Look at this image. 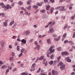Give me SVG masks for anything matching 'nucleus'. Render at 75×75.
Returning a JSON list of instances; mask_svg holds the SVG:
<instances>
[{
  "mask_svg": "<svg viewBox=\"0 0 75 75\" xmlns=\"http://www.w3.org/2000/svg\"><path fill=\"white\" fill-rule=\"evenodd\" d=\"M30 33V31L29 30H28L26 31V35H29Z\"/></svg>",
  "mask_w": 75,
  "mask_h": 75,
  "instance_id": "dca6fc26",
  "label": "nucleus"
},
{
  "mask_svg": "<svg viewBox=\"0 0 75 75\" xmlns=\"http://www.w3.org/2000/svg\"><path fill=\"white\" fill-rule=\"evenodd\" d=\"M10 5L9 4H8L6 5V8L7 9H9V8L10 7Z\"/></svg>",
  "mask_w": 75,
  "mask_h": 75,
  "instance_id": "72a5a7b5",
  "label": "nucleus"
},
{
  "mask_svg": "<svg viewBox=\"0 0 75 75\" xmlns=\"http://www.w3.org/2000/svg\"><path fill=\"white\" fill-rule=\"evenodd\" d=\"M17 69V68H15L13 69L12 71L13 72H15V71H16Z\"/></svg>",
  "mask_w": 75,
  "mask_h": 75,
  "instance_id": "c03bdc74",
  "label": "nucleus"
},
{
  "mask_svg": "<svg viewBox=\"0 0 75 75\" xmlns=\"http://www.w3.org/2000/svg\"><path fill=\"white\" fill-rule=\"evenodd\" d=\"M11 67H14V64L13 63H11V64L10 65Z\"/></svg>",
  "mask_w": 75,
  "mask_h": 75,
  "instance_id": "69168bd1",
  "label": "nucleus"
},
{
  "mask_svg": "<svg viewBox=\"0 0 75 75\" xmlns=\"http://www.w3.org/2000/svg\"><path fill=\"white\" fill-rule=\"evenodd\" d=\"M21 75H28V74L26 72H23L21 74Z\"/></svg>",
  "mask_w": 75,
  "mask_h": 75,
  "instance_id": "a211bd4d",
  "label": "nucleus"
},
{
  "mask_svg": "<svg viewBox=\"0 0 75 75\" xmlns=\"http://www.w3.org/2000/svg\"><path fill=\"white\" fill-rule=\"evenodd\" d=\"M59 8H60L59 10L60 11H67V9L65 8V6H59L55 8L56 10L59 9Z\"/></svg>",
  "mask_w": 75,
  "mask_h": 75,
  "instance_id": "f257e3e1",
  "label": "nucleus"
},
{
  "mask_svg": "<svg viewBox=\"0 0 75 75\" xmlns=\"http://www.w3.org/2000/svg\"><path fill=\"white\" fill-rule=\"evenodd\" d=\"M23 55V53H21V54H19L18 55V57H21V56H22Z\"/></svg>",
  "mask_w": 75,
  "mask_h": 75,
  "instance_id": "e433bc0d",
  "label": "nucleus"
},
{
  "mask_svg": "<svg viewBox=\"0 0 75 75\" xmlns=\"http://www.w3.org/2000/svg\"><path fill=\"white\" fill-rule=\"evenodd\" d=\"M57 51H61V47H59L58 48H57Z\"/></svg>",
  "mask_w": 75,
  "mask_h": 75,
  "instance_id": "c85d7f7f",
  "label": "nucleus"
},
{
  "mask_svg": "<svg viewBox=\"0 0 75 75\" xmlns=\"http://www.w3.org/2000/svg\"><path fill=\"white\" fill-rule=\"evenodd\" d=\"M68 42V40H65L64 41V43L65 44V43H67Z\"/></svg>",
  "mask_w": 75,
  "mask_h": 75,
  "instance_id": "ea45409f",
  "label": "nucleus"
},
{
  "mask_svg": "<svg viewBox=\"0 0 75 75\" xmlns=\"http://www.w3.org/2000/svg\"><path fill=\"white\" fill-rule=\"evenodd\" d=\"M49 54H50V52H48L47 53V57H50V55H49Z\"/></svg>",
  "mask_w": 75,
  "mask_h": 75,
  "instance_id": "c9c22d12",
  "label": "nucleus"
},
{
  "mask_svg": "<svg viewBox=\"0 0 75 75\" xmlns=\"http://www.w3.org/2000/svg\"><path fill=\"white\" fill-rule=\"evenodd\" d=\"M11 55L12 57H14L15 55V53L13 52L12 53Z\"/></svg>",
  "mask_w": 75,
  "mask_h": 75,
  "instance_id": "de8ad7c7",
  "label": "nucleus"
},
{
  "mask_svg": "<svg viewBox=\"0 0 75 75\" xmlns=\"http://www.w3.org/2000/svg\"><path fill=\"white\" fill-rule=\"evenodd\" d=\"M25 51V48H22L21 50V53H22L23 54Z\"/></svg>",
  "mask_w": 75,
  "mask_h": 75,
  "instance_id": "f8f14e48",
  "label": "nucleus"
},
{
  "mask_svg": "<svg viewBox=\"0 0 75 75\" xmlns=\"http://www.w3.org/2000/svg\"><path fill=\"white\" fill-rule=\"evenodd\" d=\"M35 66H36V64H35V63H34L33 64H32L31 68H35Z\"/></svg>",
  "mask_w": 75,
  "mask_h": 75,
  "instance_id": "4468645a",
  "label": "nucleus"
},
{
  "mask_svg": "<svg viewBox=\"0 0 75 75\" xmlns=\"http://www.w3.org/2000/svg\"><path fill=\"white\" fill-rule=\"evenodd\" d=\"M52 37H57V35L55 34L53 35H52Z\"/></svg>",
  "mask_w": 75,
  "mask_h": 75,
  "instance_id": "13d9d810",
  "label": "nucleus"
},
{
  "mask_svg": "<svg viewBox=\"0 0 75 75\" xmlns=\"http://www.w3.org/2000/svg\"><path fill=\"white\" fill-rule=\"evenodd\" d=\"M39 58V60H42V59H44V57L43 56H42L40 57V58Z\"/></svg>",
  "mask_w": 75,
  "mask_h": 75,
  "instance_id": "5701e85b",
  "label": "nucleus"
},
{
  "mask_svg": "<svg viewBox=\"0 0 75 75\" xmlns=\"http://www.w3.org/2000/svg\"><path fill=\"white\" fill-rule=\"evenodd\" d=\"M28 10H30V9H31V6H29L28 8Z\"/></svg>",
  "mask_w": 75,
  "mask_h": 75,
  "instance_id": "338daca9",
  "label": "nucleus"
},
{
  "mask_svg": "<svg viewBox=\"0 0 75 75\" xmlns=\"http://www.w3.org/2000/svg\"><path fill=\"white\" fill-rule=\"evenodd\" d=\"M72 48L73 49H75V46H74L72 45Z\"/></svg>",
  "mask_w": 75,
  "mask_h": 75,
  "instance_id": "774afa93",
  "label": "nucleus"
},
{
  "mask_svg": "<svg viewBox=\"0 0 75 75\" xmlns=\"http://www.w3.org/2000/svg\"><path fill=\"white\" fill-rule=\"evenodd\" d=\"M59 65H60V66H61V65H62L63 64V63H62V62H59Z\"/></svg>",
  "mask_w": 75,
  "mask_h": 75,
  "instance_id": "58836bf2",
  "label": "nucleus"
},
{
  "mask_svg": "<svg viewBox=\"0 0 75 75\" xmlns=\"http://www.w3.org/2000/svg\"><path fill=\"white\" fill-rule=\"evenodd\" d=\"M34 44L35 45H38V42L37 41H35L34 42Z\"/></svg>",
  "mask_w": 75,
  "mask_h": 75,
  "instance_id": "4d7b16f0",
  "label": "nucleus"
},
{
  "mask_svg": "<svg viewBox=\"0 0 75 75\" xmlns=\"http://www.w3.org/2000/svg\"><path fill=\"white\" fill-rule=\"evenodd\" d=\"M50 1L52 3H54L55 2V1L54 0H50Z\"/></svg>",
  "mask_w": 75,
  "mask_h": 75,
  "instance_id": "603ef678",
  "label": "nucleus"
},
{
  "mask_svg": "<svg viewBox=\"0 0 75 75\" xmlns=\"http://www.w3.org/2000/svg\"><path fill=\"white\" fill-rule=\"evenodd\" d=\"M14 23V21H12L11 22L9 23V25H13V24Z\"/></svg>",
  "mask_w": 75,
  "mask_h": 75,
  "instance_id": "6ab92c4d",
  "label": "nucleus"
},
{
  "mask_svg": "<svg viewBox=\"0 0 75 75\" xmlns=\"http://www.w3.org/2000/svg\"><path fill=\"white\" fill-rule=\"evenodd\" d=\"M67 59V61L68 62H71V60L69 59V57H67L66 58Z\"/></svg>",
  "mask_w": 75,
  "mask_h": 75,
  "instance_id": "1a4fd4ad",
  "label": "nucleus"
},
{
  "mask_svg": "<svg viewBox=\"0 0 75 75\" xmlns=\"http://www.w3.org/2000/svg\"><path fill=\"white\" fill-rule=\"evenodd\" d=\"M54 47H55V46L54 45L50 47V49L49 50V51H50V54H52V52H53L55 51V50L54 49H53L52 50V48H54Z\"/></svg>",
  "mask_w": 75,
  "mask_h": 75,
  "instance_id": "f03ea898",
  "label": "nucleus"
},
{
  "mask_svg": "<svg viewBox=\"0 0 75 75\" xmlns=\"http://www.w3.org/2000/svg\"><path fill=\"white\" fill-rule=\"evenodd\" d=\"M40 13H44L45 12V9H43L42 10H41L40 11Z\"/></svg>",
  "mask_w": 75,
  "mask_h": 75,
  "instance_id": "393cba45",
  "label": "nucleus"
},
{
  "mask_svg": "<svg viewBox=\"0 0 75 75\" xmlns=\"http://www.w3.org/2000/svg\"><path fill=\"white\" fill-rule=\"evenodd\" d=\"M36 5L38 6H42V4H40V3H37L36 4Z\"/></svg>",
  "mask_w": 75,
  "mask_h": 75,
  "instance_id": "7c9ffc66",
  "label": "nucleus"
},
{
  "mask_svg": "<svg viewBox=\"0 0 75 75\" xmlns=\"http://www.w3.org/2000/svg\"><path fill=\"white\" fill-rule=\"evenodd\" d=\"M55 24V22H53L52 24L50 25V27H52V26H53V25H54Z\"/></svg>",
  "mask_w": 75,
  "mask_h": 75,
  "instance_id": "cd10ccee",
  "label": "nucleus"
},
{
  "mask_svg": "<svg viewBox=\"0 0 75 75\" xmlns=\"http://www.w3.org/2000/svg\"><path fill=\"white\" fill-rule=\"evenodd\" d=\"M59 69H60L62 71V70H64V69H65V65H63L62 66H61L59 67Z\"/></svg>",
  "mask_w": 75,
  "mask_h": 75,
  "instance_id": "423d86ee",
  "label": "nucleus"
},
{
  "mask_svg": "<svg viewBox=\"0 0 75 75\" xmlns=\"http://www.w3.org/2000/svg\"><path fill=\"white\" fill-rule=\"evenodd\" d=\"M38 59H39V58H38L36 59V60L35 61V63H37L38 61Z\"/></svg>",
  "mask_w": 75,
  "mask_h": 75,
  "instance_id": "6e6d98bb",
  "label": "nucleus"
},
{
  "mask_svg": "<svg viewBox=\"0 0 75 75\" xmlns=\"http://www.w3.org/2000/svg\"><path fill=\"white\" fill-rule=\"evenodd\" d=\"M13 57H12L10 58V61H13Z\"/></svg>",
  "mask_w": 75,
  "mask_h": 75,
  "instance_id": "f704fd0d",
  "label": "nucleus"
},
{
  "mask_svg": "<svg viewBox=\"0 0 75 75\" xmlns=\"http://www.w3.org/2000/svg\"><path fill=\"white\" fill-rule=\"evenodd\" d=\"M39 43L40 44H42V41L41 40H40L39 41Z\"/></svg>",
  "mask_w": 75,
  "mask_h": 75,
  "instance_id": "09e8293b",
  "label": "nucleus"
},
{
  "mask_svg": "<svg viewBox=\"0 0 75 75\" xmlns=\"http://www.w3.org/2000/svg\"><path fill=\"white\" fill-rule=\"evenodd\" d=\"M54 32V28L52 27H50V30L48 32V33H53Z\"/></svg>",
  "mask_w": 75,
  "mask_h": 75,
  "instance_id": "20e7f679",
  "label": "nucleus"
},
{
  "mask_svg": "<svg viewBox=\"0 0 75 75\" xmlns=\"http://www.w3.org/2000/svg\"><path fill=\"white\" fill-rule=\"evenodd\" d=\"M33 40H34V39H32L30 40H29L30 42H31V43H32V42H33Z\"/></svg>",
  "mask_w": 75,
  "mask_h": 75,
  "instance_id": "4c0bfd02",
  "label": "nucleus"
},
{
  "mask_svg": "<svg viewBox=\"0 0 75 75\" xmlns=\"http://www.w3.org/2000/svg\"><path fill=\"white\" fill-rule=\"evenodd\" d=\"M0 5L2 6V8H6V6L5 5H4V3H1L0 4Z\"/></svg>",
  "mask_w": 75,
  "mask_h": 75,
  "instance_id": "9b49d317",
  "label": "nucleus"
},
{
  "mask_svg": "<svg viewBox=\"0 0 75 75\" xmlns=\"http://www.w3.org/2000/svg\"><path fill=\"white\" fill-rule=\"evenodd\" d=\"M1 16L2 15V17H4L5 16V14L4 13H1Z\"/></svg>",
  "mask_w": 75,
  "mask_h": 75,
  "instance_id": "864d4df0",
  "label": "nucleus"
},
{
  "mask_svg": "<svg viewBox=\"0 0 75 75\" xmlns=\"http://www.w3.org/2000/svg\"><path fill=\"white\" fill-rule=\"evenodd\" d=\"M75 32L73 33V34L72 36V38H75Z\"/></svg>",
  "mask_w": 75,
  "mask_h": 75,
  "instance_id": "49530a36",
  "label": "nucleus"
},
{
  "mask_svg": "<svg viewBox=\"0 0 75 75\" xmlns=\"http://www.w3.org/2000/svg\"><path fill=\"white\" fill-rule=\"evenodd\" d=\"M61 37L59 36L58 37V38H54V41H59L60 40Z\"/></svg>",
  "mask_w": 75,
  "mask_h": 75,
  "instance_id": "6e6552de",
  "label": "nucleus"
},
{
  "mask_svg": "<svg viewBox=\"0 0 75 75\" xmlns=\"http://www.w3.org/2000/svg\"><path fill=\"white\" fill-rule=\"evenodd\" d=\"M30 1H28L27 3V4H30Z\"/></svg>",
  "mask_w": 75,
  "mask_h": 75,
  "instance_id": "680f3d73",
  "label": "nucleus"
},
{
  "mask_svg": "<svg viewBox=\"0 0 75 75\" xmlns=\"http://www.w3.org/2000/svg\"><path fill=\"white\" fill-rule=\"evenodd\" d=\"M0 64L3 65V64H4V63L2 62L1 61H0Z\"/></svg>",
  "mask_w": 75,
  "mask_h": 75,
  "instance_id": "5fc2aeb1",
  "label": "nucleus"
},
{
  "mask_svg": "<svg viewBox=\"0 0 75 75\" xmlns=\"http://www.w3.org/2000/svg\"><path fill=\"white\" fill-rule=\"evenodd\" d=\"M2 42L1 43V46H2V48H3V47L4 46V44H5V42L2 40L1 41Z\"/></svg>",
  "mask_w": 75,
  "mask_h": 75,
  "instance_id": "9d476101",
  "label": "nucleus"
},
{
  "mask_svg": "<svg viewBox=\"0 0 75 75\" xmlns=\"http://www.w3.org/2000/svg\"><path fill=\"white\" fill-rule=\"evenodd\" d=\"M40 75H47V74H45L44 73H40Z\"/></svg>",
  "mask_w": 75,
  "mask_h": 75,
  "instance_id": "a18cd8bd",
  "label": "nucleus"
},
{
  "mask_svg": "<svg viewBox=\"0 0 75 75\" xmlns=\"http://www.w3.org/2000/svg\"><path fill=\"white\" fill-rule=\"evenodd\" d=\"M45 7H46V10H49V9L50 8V7L51 6H50L49 5H47L45 6Z\"/></svg>",
  "mask_w": 75,
  "mask_h": 75,
  "instance_id": "0eeeda50",
  "label": "nucleus"
},
{
  "mask_svg": "<svg viewBox=\"0 0 75 75\" xmlns=\"http://www.w3.org/2000/svg\"><path fill=\"white\" fill-rule=\"evenodd\" d=\"M47 42L48 44H51V42L50 41V39L49 38L47 40Z\"/></svg>",
  "mask_w": 75,
  "mask_h": 75,
  "instance_id": "ddd939ff",
  "label": "nucleus"
},
{
  "mask_svg": "<svg viewBox=\"0 0 75 75\" xmlns=\"http://www.w3.org/2000/svg\"><path fill=\"white\" fill-rule=\"evenodd\" d=\"M54 8H50V13H53V11H54Z\"/></svg>",
  "mask_w": 75,
  "mask_h": 75,
  "instance_id": "b1692460",
  "label": "nucleus"
},
{
  "mask_svg": "<svg viewBox=\"0 0 75 75\" xmlns=\"http://www.w3.org/2000/svg\"><path fill=\"white\" fill-rule=\"evenodd\" d=\"M69 53L67 51L62 52L61 53V54L63 57H64V55H68Z\"/></svg>",
  "mask_w": 75,
  "mask_h": 75,
  "instance_id": "7ed1b4c3",
  "label": "nucleus"
},
{
  "mask_svg": "<svg viewBox=\"0 0 75 75\" xmlns=\"http://www.w3.org/2000/svg\"><path fill=\"white\" fill-rule=\"evenodd\" d=\"M8 72H9V69H7L6 70V75H7V73H8Z\"/></svg>",
  "mask_w": 75,
  "mask_h": 75,
  "instance_id": "c756f323",
  "label": "nucleus"
},
{
  "mask_svg": "<svg viewBox=\"0 0 75 75\" xmlns=\"http://www.w3.org/2000/svg\"><path fill=\"white\" fill-rule=\"evenodd\" d=\"M32 7L33 8H34L35 9V10L38 8V6L37 5L33 6Z\"/></svg>",
  "mask_w": 75,
  "mask_h": 75,
  "instance_id": "4be33fe9",
  "label": "nucleus"
},
{
  "mask_svg": "<svg viewBox=\"0 0 75 75\" xmlns=\"http://www.w3.org/2000/svg\"><path fill=\"white\" fill-rule=\"evenodd\" d=\"M52 75H56L57 74H58V72L57 71H55L54 70H53L52 71Z\"/></svg>",
  "mask_w": 75,
  "mask_h": 75,
  "instance_id": "39448f33",
  "label": "nucleus"
},
{
  "mask_svg": "<svg viewBox=\"0 0 75 75\" xmlns=\"http://www.w3.org/2000/svg\"><path fill=\"white\" fill-rule=\"evenodd\" d=\"M63 36L64 38H65V37H66V36H67V34H66V33H64L63 34Z\"/></svg>",
  "mask_w": 75,
  "mask_h": 75,
  "instance_id": "37998d69",
  "label": "nucleus"
},
{
  "mask_svg": "<svg viewBox=\"0 0 75 75\" xmlns=\"http://www.w3.org/2000/svg\"><path fill=\"white\" fill-rule=\"evenodd\" d=\"M40 45H38L36 46V49L38 50H40Z\"/></svg>",
  "mask_w": 75,
  "mask_h": 75,
  "instance_id": "aec40b11",
  "label": "nucleus"
},
{
  "mask_svg": "<svg viewBox=\"0 0 75 75\" xmlns=\"http://www.w3.org/2000/svg\"><path fill=\"white\" fill-rule=\"evenodd\" d=\"M67 27H68V25L67 24L65 25L64 27V29H66L67 28Z\"/></svg>",
  "mask_w": 75,
  "mask_h": 75,
  "instance_id": "a19ab883",
  "label": "nucleus"
},
{
  "mask_svg": "<svg viewBox=\"0 0 75 75\" xmlns=\"http://www.w3.org/2000/svg\"><path fill=\"white\" fill-rule=\"evenodd\" d=\"M18 4H19L20 6H22L23 4V3L21 1H20L18 2Z\"/></svg>",
  "mask_w": 75,
  "mask_h": 75,
  "instance_id": "412c9836",
  "label": "nucleus"
},
{
  "mask_svg": "<svg viewBox=\"0 0 75 75\" xmlns=\"http://www.w3.org/2000/svg\"><path fill=\"white\" fill-rule=\"evenodd\" d=\"M69 9L70 10H71L72 9V7L71 6H70L69 7Z\"/></svg>",
  "mask_w": 75,
  "mask_h": 75,
  "instance_id": "e2e57ef3",
  "label": "nucleus"
},
{
  "mask_svg": "<svg viewBox=\"0 0 75 75\" xmlns=\"http://www.w3.org/2000/svg\"><path fill=\"white\" fill-rule=\"evenodd\" d=\"M23 22L24 23V24H23V25H26V23H27V21H25Z\"/></svg>",
  "mask_w": 75,
  "mask_h": 75,
  "instance_id": "2f4dec72",
  "label": "nucleus"
},
{
  "mask_svg": "<svg viewBox=\"0 0 75 75\" xmlns=\"http://www.w3.org/2000/svg\"><path fill=\"white\" fill-rule=\"evenodd\" d=\"M4 27H7V23L6 22H4L3 23Z\"/></svg>",
  "mask_w": 75,
  "mask_h": 75,
  "instance_id": "2eb2a0df",
  "label": "nucleus"
},
{
  "mask_svg": "<svg viewBox=\"0 0 75 75\" xmlns=\"http://www.w3.org/2000/svg\"><path fill=\"white\" fill-rule=\"evenodd\" d=\"M14 44L16 46V45H18V43H17V42H15Z\"/></svg>",
  "mask_w": 75,
  "mask_h": 75,
  "instance_id": "8fccbe9b",
  "label": "nucleus"
},
{
  "mask_svg": "<svg viewBox=\"0 0 75 75\" xmlns=\"http://www.w3.org/2000/svg\"><path fill=\"white\" fill-rule=\"evenodd\" d=\"M74 18H75V17H74V16H73L71 18V20H73V19H74Z\"/></svg>",
  "mask_w": 75,
  "mask_h": 75,
  "instance_id": "0e129e2a",
  "label": "nucleus"
},
{
  "mask_svg": "<svg viewBox=\"0 0 75 75\" xmlns=\"http://www.w3.org/2000/svg\"><path fill=\"white\" fill-rule=\"evenodd\" d=\"M50 58L51 59H54V54H52V55H51L50 57Z\"/></svg>",
  "mask_w": 75,
  "mask_h": 75,
  "instance_id": "473e14b6",
  "label": "nucleus"
},
{
  "mask_svg": "<svg viewBox=\"0 0 75 75\" xmlns=\"http://www.w3.org/2000/svg\"><path fill=\"white\" fill-rule=\"evenodd\" d=\"M9 48H10V49L12 48V45H9Z\"/></svg>",
  "mask_w": 75,
  "mask_h": 75,
  "instance_id": "bf43d9fd",
  "label": "nucleus"
},
{
  "mask_svg": "<svg viewBox=\"0 0 75 75\" xmlns=\"http://www.w3.org/2000/svg\"><path fill=\"white\" fill-rule=\"evenodd\" d=\"M53 62H54L53 61L51 60L49 62V64L50 65H52Z\"/></svg>",
  "mask_w": 75,
  "mask_h": 75,
  "instance_id": "a878e982",
  "label": "nucleus"
},
{
  "mask_svg": "<svg viewBox=\"0 0 75 75\" xmlns=\"http://www.w3.org/2000/svg\"><path fill=\"white\" fill-rule=\"evenodd\" d=\"M21 42H23V44H26V40L23 39L22 40Z\"/></svg>",
  "mask_w": 75,
  "mask_h": 75,
  "instance_id": "f3484780",
  "label": "nucleus"
},
{
  "mask_svg": "<svg viewBox=\"0 0 75 75\" xmlns=\"http://www.w3.org/2000/svg\"><path fill=\"white\" fill-rule=\"evenodd\" d=\"M61 18H62L63 19H65V18H66V17L65 16H62L61 17Z\"/></svg>",
  "mask_w": 75,
  "mask_h": 75,
  "instance_id": "79ce46f5",
  "label": "nucleus"
},
{
  "mask_svg": "<svg viewBox=\"0 0 75 75\" xmlns=\"http://www.w3.org/2000/svg\"><path fill=\"white\" fill-rule=\"evenodd\" d=\"M17 37L16 36H13L12 37V38L13 39H16V38Z\"/></svg>",
  "mask_w": 75,
  "mask_h": 75,
  "instance_id": "3c124183",
  "label": "nucleus"
},
{
  "mask_svg": "<svg viewBox=\"0 0 75 75\" xmlns=\"http://www.w3.org/2000/svg\"><path fill=\"white\" fill-rule=\"evenodd\" d=\"M4 67H5L6 68V67H7V66L4 65H3V66H2L1 67V69H4Z\"/></svg>",
  "mask_w": 75,
  "mask_h": 75,
  "instance_id": "bb28decb",
  "label": "nucleus"
},
{
  "mask_svg": "<svg viewBox=\"0 0 75 75\" xmlns=\"http://www.w3.org/2000/svg\"><path fill=\"white\" fill-rule=\"evenodd\" d=\"M37 27H38L37 26V25H33V27L34 28H37Z\"/></svg>",
  "mask_w": 75,
  "mask_h": 75,
  "instance_id": "052dcab7",
  "label": "nucleus"
}]
</instances>
